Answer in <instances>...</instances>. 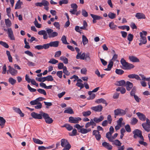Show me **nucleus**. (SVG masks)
Wrapping results in <instances>:
<instances>
[{"instance_id": "obj_1", "label": "nucleus", "mask_w": 150, "mask_h": 150, "mask_svg": "<svg viewBox=\"0 0 150 150\" xmlns=\"http://www.w3.org/2000/svg\"><path fill=\"white\" fill-rule=\"evenodd\" d=\"M61 144L62 147H64L62 150H69L71 146L67 140L62 139L61 140Z\"/></svg>"}, {"instance_id": "obj_2", "label": "nucleus", "mask_w": 150, "mask_h": 150, "mask_svg": "<svg viewBox=\"0 0 150 150\" xmlns=\"http://www.w3.org/2000/svg\"><path fill=\"white\" fill-rule=\"evenodd\" d=\"M120 62L122 66L124 67L125 69H130L134 67L133 64L127 62L123 58L121 59Z\"/></svg>"}, {"instance_id": "obj_3", "label": "nucleus", "mask_w": 150, "mask_h": 150, "mask_svg": "<svg viewBox=\"0 0 150 150\" xmlns=\"http://www.w3.org/2000/svg\"><path fill=\"white\" fill-rule=\"evenodd\" d=\"M147 34V32L144 31H142V32L140 33V35L141 37L140 41L143 44H145L146 43L147 40L146 36Z\"/></svg>"}, {"instance_id": "obj_4", "label": "nucleus", "mask_w": 150, "mask_h": 150, "mask_svg": "<svg viewBox=\"0 0 150 150\" xmlns=\"http://www.w3.org/2000/svg\"><path fill=\"white\" fill-rule=\"evenodd\" d=\"M133 133L134 134V137L136 139L137 137H140L142 140H144V139L142 135V131L138 129H136L133 132Z\"/></svg>"}, {"instance_id": "obj_5", "label": "nucleus", "mask_w": 150, "mask_h": 150, "mask_svg": "<svg viewBox=\"0 0 150 150\" xmlns=\"http://www.w3.org/2000/svg\"><path fill=\"white\" fill-rule=\"evenodd\" d=\"M42 115L46 123L48 124H51L53 122V119L49 117L48 114L44 113H43Z\"/></svg>"}, {"instance_id": "obj_6", "label": "nucleus", "mask_w": 150, "mask_h": 150, "mask_svg": "<svg viewBox=\"0 0 150 150\" xmlns=\"http://www.w3.org/2000/svg\"><path fill=\"white\" fill-rule=\"evenodd\" d=\"M81 120V119L80 117H74L72 116L69 117V122L70 123L77 124Z\"/></svg>"}, {"instance_id": "obj_7", "label": "nucleus", "mask_w": 150, "mask_h": 150, "mask_svg": "<svg viewBox=\"0 0 150 150\" xmlns=\"http://www.w3.org/2000/svg\"><path fill=\"white\" fill-rule=\"evenodd\" d=\"M114 113L115 115L120 116L124 115L126 113L125 110L120 108L115 110L114 111Z\"/></svg>"}, {"instance_id": "obj_8", "label": "nucleus", "mask_w": 150, "mask_h": 150, "mask_svg": "<svg viewBox=\"0 0 150 150\" xmlns=\"http://www.w3.org/2000/svg\"><path fill=\"white\" fill-rule=\"evenodd\" d=\"M45 112H42L40 114H38L35 112H32L31 114L32 117L36 119H41L42 118V114Z\"/></svg>"}, {"instance_id": "obj_9", "label": "nucleus", "mask_w": 150, "mask_h": 150, "mask_svg": "<svg viewBox=\"0 0 150 150\" xmlns=\"http://www.w3.org/2000/svg\"><path fill=\"white\" fill-rule=\"evenodd\" d=\"M103 106L100 105H98L92 107L91 108V110L97 112H101L103 110Z\"/></svg>"}, {"instance_id": "obj_10", "label": "nucleus", "mask_w": 150, "mask_h": 150, "mask_svg": "<svg viewBox=\"0 0 150 150\" xmlns=\"http://www.w3.org/2000/svg\"><path fill=\"white\" fill-rule=\"evenodd\" d=\"M8 71L10 73L12 76H15L18 73V71L13 68L11 67L10 66H8Z\"/></svg>"}, {"instance_id": "obj_11", "label": "nucleus", "mask_w": 150, "mask_h": 150, "mask_svg": "<svg viewBox=\"0 0 150 150\" xmlns=\"http://www.w3.org/2000/svg\"><path fill=\"white\" fill-rule=\"evenodd\" d=\"M100 133L99 132L96 130H94L93 132V135L95 136L96 139L98 141L101 139V135Z\"/></svg>"}, {"instance_id": "obj_12", "label": "nucleus", "mask_w": 150, "mask_h": 150, "mask_svg": "<svg viewBox=\"0 0 150 150\" xmlns=\"http://www.w3.org/2000/svg\"><path fill=\"white\" fill-rule=\"evenodd\" d=\"M7 32L8 37L10 38V39L11 40H14L15 38L11 28H8L7 29Z\"/></svg>"}, {"instance_id": "obj_13", "label": "nucleus", "mask_w": 150, "mask_h": 150, "mask_svg": "<svg viewBox=\"0 0 150 150\" xmlns=\"http://www.w3.org/2000/svg\"><path fill=\"white\" fill-rule=\"evenodd\" d=\"M125 86H126L127 90L128 91H130L133 87V84L129 81H127Z\"/></svg>"}, {"instance_id": "obj_14", "label": "nucleus", "mask_w": 150, "mask_h": 150, "mask_svg": "<svg viewBox=\"0 0 150 150\" xmlns=\"http://www.w3.org/2000/svg\"><path fill=\"white\" fill-rule=\"evenodd\" d=\"M129 59L131 62H140L139 59L136 57L132 55L129 56Z\"/></svg>"}, {"instance_id": "obj_15", "label": "nucleus", "mask_w": 150, "mask_h": 150, "mask_svg": "<svg viewBox=\"0 0 150 150\" xmlns=\"http://www.w3.org/2000/svg\"><path fill=\"white\" fill-rule=\"evenodd\" d=\"M102 145L105 148L109 150H111L112 149V146L109 143L106 142H104L102 143Z\"/></svg>"}, {"instance_id": "obj_16", "label": "nucleus", "mask_w": 150, "mask_h": 150, "mask_svg": "<svg viewBox=\"0 0 150 150\" xmlns=\"http://www.w3.org/2000/svg\"><path fill=\"white\" fill-rule=\"evenodd\" d=\"M136 114L141 120L144 121L146 120V117L145 115L143 114L140 112H138L136 113Z\"/></svg>"}, {"instance_id": "obj_17", "label": "nucleus", "mask_w": 150, "mask_h": 150, "mask_svg": "<svg viewBox=\"0 0 150 150\" xmlns=\"http://www.w3.org/2000/svg\"><path fill=\"white\" fill-rule=\"evenodd\" d=\"M13 109L16 112L19 114L21 117H23L24 116V114L22 112V111L20 110V108L15 107H13Z\"/></svg>"}, {"instance_id": "obj_18", "label": "nucleus", "mask_w": 150, "mask_h": 150, "mask_svg": "<svg viewBox=\"0 0 150 150\" xmlns=\"http://www.w3.org/2000/svg\"><path fill=\"white\" fill-rule=\"evenodd\" d=\"M142 126L145 131L149 132L150 131V125L144 123L142 125Z\"/></svg>"}, {"instance_id": "obj_19", "label": "nucleus", "mask_w": 150, "mask_h": 150, "mask_svg": "<svg viewBox=\"0 0 150 150\" xmlns=\"http://www.w3.org/2000/svg\"><path fill=\"white\" fill-rule=\"evenodd\" d=\"M135 16L138 19H145L146 17L145 15L142 13H137Z\"/></svg>"}, {"instance_id": "obj_20", "label": "nucleus", "mask_w": 150, "mask_h": 150, "mask_svg": "<svg viewBox=\"0 0 150 150\" xmlns=\"http://www.w3.org/2000/svg\"><path fill=\"white\" fill-rule=\"evenodd\" d=\"M59 42L58 41L51 42L49 43V45L50 47H57L58 46Z\"/></svg>"}, {"instance_id": "obj_21", "label": "nucleus", "mask_w": 150, "mask_h": 150, "mask_svg": "<svg viewBox=\"0 0 150 150\" xmlns=\"http://www.w3.org/2000/svg\"><path fill=\"white\" fill-rule=\"evenodd\" d=\"M85 53L84 52L81 54V52L79 54H77L76 56V58L77 59H81L84 60L85 56Z\"/></svg>"}, {"instance_id": "obj_22", "label": "nucleus", "mask_w": 150, "mask_h": 150, "mask_svg": "<svg viewBox=\"0 0 150 150\" xmlns=\"http://www.w3.org/2000/svg\"><path fill=\"white\" fill-rule=\"evenodd\" d=\"M126 84L125 81L124 80L117 81L115 84V85L117 86H124Z\"/></svg>"}, {"instance_id": "obj_23", "label": "nucleus", "mask_w": 150, "mask_h": 150, "mask_svg": "<svg viewBox=\"0 0 150 150\" xmlns=\"http://www.w3.org/2000/svg\"><path fill=\"white\" fill-rule=\"evenodd\" d=\"M104 117L103 115L100 116L99 118L95 117L93 119L94 122L96 123H98L102 121L104 119Z\"/></svg>"}, {"instance_id": "obj_24", "label": "nucleus", "mask_w": 150, "mask_h": 150, "mask_svg": "<svg viewBox=\"0 0 150 150\" xmlns=\"http://www.w3.org/2000/svg\"><path fill=\"white\" fill-rule=\"evenodd\" d=\"M91 131V128L86 129L81 128L80 129V130L79 131V132L82 134H85L90 132Z\"/></svg>"}, {"instance_id": "obj_25", "label": "nucleus", "mask_w": 150, "mask_h": 150, "mask_svg": "<svg viewBox=\"0 0 150 150\" xmlns=\"http://www.w3.org/2000/svg\"><path fill=\"white\" fill-rule=\"evenodd\" d=\"M95 102L98 104H99L102 103H103L105 104L106 106L108 105V103H107L106 101L102 98L97 99L95 101Z\"/></svg>"}, {"instance_id": "obj_26", "label": "nucleus", "mask_w": 150, "mask_h": 150, "mask_svg": "<svg viewBox=\"0 0 150 150\" xmlns=\"http://www.w3.org/2000/svg\"><path fill=\"white\" fill-rule=\"evenodd\" d=\"M23 4V2L21 1L20 0H18L15 5V9H17L21 8V5Z\"/></svg>"}, {"instance_id": "obj_27", "label": "nucleus", "mask_w": 150, "mask_h": 150, "mask_svg": "<svg viewBox=\"0 0 150 150\" xmlns=\"http://www.w3.org/2000/svg\"><path fill=\"white\" fill-rule=\"evenodd\" d=\"M5 120L3 117L0 116V126L1 127V128H3L6 123Z\"/></svg>"}, {"instance_id": "obj_28", "label": "nucleus", "mask_w": 150, "mask_h": 150, "mask_svg": "<svg viewBox=\"0 0 150 150\" xmlns=\"http://www.w3.org/2000/svg\"><path fill=\"white\" fill-rule=\"evenodd\" d=\"M92 93L91 91L88 92V94L90 96L87 98L88 100H92L95 98L96 95L95 93Z\"/></svg>"}, {"instance_id": "obj_29", "label": "nucleus", "mask_w": 150, "mask_h": 150, "mask_svg": "<svg viewBox=\"0 0 150 150\" xmlns=\"http://www.w3.org/2000/svg\"><path fill=\"white\" fill-rule=\"evenodd\" d=\"M109 26L110 28V29L113 30H115L117 29V25H115L114 23L112 22H111L109 23Z\"/></svg>"}, {"instance_id": "obj_30", "label": "nucleus", "mask_w": 150, "mask_h": 150, "mask_svg": "<svg viewBox=\"0 0 150 150\" xmlns=\"http://www.w3.org/2000/svg\"><path fill=\"white\" fill-rule=\"evenodd\" d=\"M113 65V62L110 60V61L108 65V68L105 69L104 70L105 71H110Z\"/></svg>"}, {"instance_id": "obj_31", "label": "nucleus", "mask_w": 150, "mask_h": 150, "mask_svg": "<svg viewBox=\"0 0 150 150\" xmlns=\"http://www.w3.org/2000/svg\"><path fill=\"white\" fill-rule=\"evenodd\" d=\"M64 113L72 114L74 112L71 107H69L64 111Z\"/></svg>"}, {"instance_id": "obj_32", "label": "nucleus", "mask_w": 150, "mask_h": 150, "mask_svg": "<svg viewBox=\"0 0 150 150\" xmlns=\"http://www.w3.org/2000/svg\"><path fill=\"white\" fill-rule=\"evenodd\" d=\"M62 127H65L68 131H71L73 129V127L68 124H66L64 125Z\"/></svg>"}, {"instance_id": "obj_33", "label": "nucleus", "mask_w": 150, "mask_h": 150, "mask_svg": "<svg viewBox=\"0 0 150 150\" xmlns=\"http://www.w3.org/2000/svg\"><path fill=\"white\" fill-rule=\"evenodd\" d=\"M90 15L92 18H94V20L95 19L96 20H99L103 19V17L100 16L94 15L92 14H91Z\"/></svg>"}, {"instance_id": "obj_34", "label": "nucleus", "mask_w": 150, "mask_h": 150, "mask_svg": "<svg viewBox=\"0 0 150 150\" xmlns=\"http://www.w3.org/2000/svg\"><path fill=\"white\" fill-rule=\"evenodd\" d=\"M82 42L83 45H85L88 42V40L84 35H82Z\"/></svg>"}, {"instance_id": "obj_35", "label": "nucleus", "mask_w": 150, "mask_h": 150, "mask_svg": "<svg viewBox=\"0 0 150 150\" xmlns=\"http://www.w3.org/2000/svg\"><path fill=\"white\" fill-rule=\"evenodd\" d=\"M5 23L7 27H10L11 25V21L9 19H5Z\"/></svg>"}, {"instance_id": "obj_36", "label": "nucleus", "mask_w": 150, "mask_h": 150, "mask_svg": "<svg viewBox=\"0 0 150 150\" xmlns=\"http://www.w3.org/2000/svg\"><path fill=\"white\" fill-rule=\"evenodd\" d=\"M33 139L34 143L36 144H41L43 143V142L38 139L33 138Z\"/></svg>"}, {"instance_id": "obj_37", "label": "nucleus", "mask_w": 150, "mask_h": 150, "mask_svg": "<svg viewBox=\"0 0 150 150\" xmlns=\"http://www.w3.org/2000/svg\"><path fill=\"white\" fill-rule=\"evenodd\" d=\"M83 26L81 27L80 28V29L82 30H86V28L88 26V24L86 21H83Z\"/></svg>"}, {"instance_id": "obj_38", "label": "nucleus", "mask_w": 150, "mask_h": 150, "mask_svg": "<svg viewBox=\"0 0 150 150\" xmlns=\"http://www.w3.org/2000/svg\"><path fill=\"white\" fill-rule=\"evenodd\" d=\"M61 40L62 42L64 44H68L69 43L67 42L66 36L64 35L62 36V37Z\"/></svg>"}, {"instance_id": "obj_39", "label": "nucleus", "mask_w": 150, "mask_h": 150, "mask_svg": "<svg viewBox=\"0 0 150 150\" xmlns=\"http://www.w3.org/2000/svg\"><path fill=\"white\" fill-rule=\"evenodd\" d=\"M115 73L118 75H121L124 73V71L122 69H116L115 71Z\"/></svg>"}, {"instance_id": "obj_40", "label": "nucleus", "mask_w": 150, "mask_h": 150, "mask_svg": "<svg viewBox=\"0 0 150 150\" xmlns=\"http://www.w3.org/2000/svg\"><path fill=\"white\" fill-rule=\"evenodd\" d=\"M108 16L110 19H113L116 17V14L114 13L110 12L109 13Z\"/></svg>"}, {"instance_id": "obj_41", "label": "nucleus", "mask_w": 150, "mask_h": 150, "mask_svg": "<svg viewBox=\"0 0 150 150\" xmlns=\"http://www.w3.org/2000/svg\"><path fill=\"white\" fill-rule=\"evenodd\" d=\"M60 59L65 64L68 63V59L64 57L61 56L60 58Z\"/></svg>"}, {"instance_id": "obj_42", "label": "nucleus", "mask_w": 150, "mask_h": 150, "mask_svg": "<svg viewBox=\"0 0 150 150\" xmlns=\"http://www.w3.org/2000/svg\"><path fill=\"white\" fill-rule=\"evenodd\" d=\"M91 114L90 111H83L82 112V114L84 117H87L89 116Z\"/></svg>"}, {"instance_id": "obj_43", "label": "nucleus", "mask_w": 150, "mask_h": 150, "mask_svg": "<svg viewBox=\"0 0 150 150\" xmlns=\"http://www.w3.org/2000/svg\"><path fill=\"white\" fill-rule=\"evenodd\" d=\"M136 87L134 86L133 87L131 91L130 92V95L132 96H134L135 95V92L136 91Z\"/></svg>"}, {"instance_id": "obj_44", "label": "nucleus", "mask_w": 150, "mask_h": 150, "mask_svg": "<svg viewBox=\"0 0 150 150\" xmlns=\"http://www.w3.org/2000/svg\"><path fill=\"white\" fill-rule=\"evenodd\" d=\"M8 81L12 85H13L16 82V80L11 77L9 78Z\"/></svg>"}, {"instance_id": "obj_45", "label": "nucleus", "mask_w": 150, "mask_h": 150, "mask_svg": "<svg viewBox=\"0 0 150 150\" xmlns=\"http://www.w3.org/2000/svg\"><path fill=\"white\" fill-rule=\"evenodd\" d=\"M138 120L136 118H133L131 120L130 124L132 125H135L137 123Z\"/></svg>"}, {"instance_id": "obj_46", "label": "nucleus", "mask_w": 150, "mask_h": 150, "mask_svg": "<svg viewBox=\"0 0 150 150\" xmlns=\"http://www.w3.org/2000/svg\"><path fill=\"white\" fill-rule=\"evenodd\" d=\"M58 61L54 58L51 59L48 62V63L52 64H55L58 63Z\"/></svg>"}, {"instance_id": "obj_47", "label": "nucleus", "mask_w": 150, "mask_h": 150, "mask_svg": "<svg viewBox=\"0 0 150 150\" xmlns=\"http://www.w3.org/2000/svg\"><path fill=\"white\" fill-rule=\"evenodd\" d=\"M42 6H48L49 5V2L45 0H42Z\"/></svg>"}, {"instance_id": "obj_48", "label": "nucleus", "mask_w": 150, "mask_h": 150, "mask_svg": "<svg viewBox=\"0 0 150 150\" xmlns=\"http://www.w3.org/2000/svg\"><path fill=\"white\" fill-rule=\"evenodd\" d=\"M24 41L25 44L24 47L27 49H30V46L29 45V43L27 41L26 38H25L24 39Z\"/></svg>"}, {"instance_id": "obj_49", "label": "nucleus", "mask_w": 150, "mask_h": 150, "mask_svg": "<svg viewBox=\"0 0 150 150\" xmlns=\"http://www.w3.org/2000/svg\"><path fill=\"white\" fill-rule=\"evenodd\" d=\"M113 144L116 146H120L122 144L121 142L118 139L115 140L113 142Z\"/></svg>"}, {"instance_id": "obj_50", "label": "nucleus", "mask_w": 150, "mask_h": 150, "mask_svg": "<svg viewBox=\"0 0 150 150\" xmlns=\"http://www.w3.org/2000/svg\"><path fill=\"white\" fill-rule=\"evenodd\" d=\"M59 5L61 6L62 4H67L68 3V0H61L59 2Z\"/></svg>"}, {"instance_id": "obj_51", "label": "nucleus", "mask_w": 150, "mask_h": 150, "mask_svg": "<svg viewBox=\"0 0 150 150\" xmlns=\"http://www.w3.org/2000/svg\"><path fill=\"white\" fill-rule=\"evenodd\" d=\"M0 44L6 48H8L9 47L8 45L5 42L2 41H0Z\"/></svg>"}, {"instance_id": "obj_52", "label": "nucleus", "mask_w": 150, "mask_h": 150, "mask_svg": "<svg viewBox=\"0 0 150 150\" xmlns=\"http://www.w3.org/2000/svg\"><path fill=\"white\" fill-rule=\"evenodd\" d=\"M37 91L40 93L43 94L44 95H46V93L45 91L42 89L39 88L37 90Z\"/></svg>"}, {"instance_id": "obj_53", "label": "nucleus", "mask_w": 150, "mask_h": 150, "mask_svg": "<svg viewBox=\"0 0 150 150\" xmlns=\"http://www.w3.org/2000/svg\"><path fill=\"white\" fill-rule=\"evenodd\" d=\"M58 35V33L56 32H52L50 35L49 37V38H54V37L57 36Z\"/></svg>"}, {"instance_id": "obj_54", "label": "nucleus", "mask_w": 150, "mask_h": 150, "mask_svg": "<svg viewBox=\"0 0 150 150\" xmlns=\"http://www.w3.org/2000/svg\"><path fill=\"white\" fill-rule=\"evenodd\" d=\"M34 24L37 28H40L41 27V25L38 23L36 18L35 19V21L34 22Z\"/></svg>"}, {"instance_id": "obj_55", "label": "nucleus", "mask_w": 150, "mask_h": 150, "mask_svg": "<svg viewBox=\"0 0 150 150\" xmlns=\"http://www.w3.org/2000/svg\"><path fill=\"white\" fill-rule=\"evenodd\" d=\"M76 86L80 88V89H82L84 87L83 84L79 82H77L76 84Z\"/></svg>"}, {"instance_id": "obj_56", "label": "nucleus", "mask_w": 150, "mask_h": 150, "mask_svg": "<svg viewBox=\"0 0 150 150\" xmlns=\"http://www.w3.org/2000/svg\"><path fill=\"white\" fill-rule=\"evenodd\" d=\"M125 128L127 132H131V129L129 125L127 124L125 126Z\"/></svg>"}, {"instance_id": "obj_57", "label": "nucleus", "mask_w": 150, "mask_h": 150, "mask_svg": "<svg viewBox=\"0 0 150 150\" xmlns=\"http://www.w3.org/2000/svg\"><path fill=\"white\" fill-rule=\"evenodd\" d=\"M36 105H37L36 106H34L35 109H39L41 108L42 107V105L41 103L39 102H38V103Z\"/></svg>"}, {"instance_id": "obj_58", "label": "nucleus", "mask_w": 150, "mask_h": 150, "mask_svg": "<svg viewBox=\"0 0 150 150\" xmlns=\"http://www.w3.org/2000/svg\"><path fill=\"white\" fill-rule=\"evenodd\" d=\"M25 59L28 62L27 64L29 66H35V63L33 62H30L28 60V59L25 58Z\"/></svg>"}, {"instance_id": "obj_59", "label": "nucleus", "mask_w": 150, "mask_h": 150, "mask_svg": "<svg viewBox=\"0 0 150 150\" xmlns=\"http://www.w3.org/2000/svg\"><path fill=\"white\" fill-rule=\"evenodd\" d=\"M24 53L25 54H27L30 56L31 57H33L34 56L33 54L29 50H26L25 51Z\"/></svg>"}, {"instance_id": "obj_60", "label": "nucleus", "mask_w": 150, "mask_h": 150, "mask_svg": "<svg viewBox=\"0 0 150 150\" xmlns=\"http://www.w3.org/2000/svg\"><path fill=\"white\" fill-rule=\"evenodd\" d=\"M27 87L30 91L32 92H35L36 90V89L32 88L29 84L28 85Z\"/></svg>"}, {"instance_id": "obj_61", "label": "nucleus", "mask_w": 150, "mask_h": 150, "mask_svg": "<svg viewBox=\"0 0 150 150\" xmlns=\"http://www.w3.org/2000/svg\"><path fill=\"white\" fill-rule=\"evenodd\" d=\"M133 35L132 34H129L127 36V39L129 42H131L133 40Z\"/></svg>"}, {"instance_id": "obj_62", "label": "nucleus", "mask_w": 150, "mask_h": 150, "mask_svg": "<svg viewBox=\"0 0 150 150\" xmlns=\"http://www.w3.org/2000/svg\"><path fill=\"white\" fill-rule=\"evenodd\" d=\"M82 15L85 17H87L88 16V13L84 9H83L82 10Z\"/></svg>"}, {"instance_id": "obj_63", "label": "nucleus", "mask_w": 150, "mask_h": 150, "mask_svg": "<svg viewBox=\"0 0 150 150\" xmlns=\"http://www.w3.org/2000/svg\"><path fill=\"white\" fill-rule=\"evenodd\" d=\"M54 25V26L58 30H59L60 29V25L59 23L58 22H55L53 23Z\"/></svg>"}, {"instance_id": "obj_64", "label": "nucleus", "mask_w": 150, "mask_h": 150, "mask_svg": "<svg viewBox=\"0 0 150 150\" xmlns=\"http://www.w3.org/2000/svg\"><path fill=\"white\" fill-rule=\"evenodd\" d=\"M62 71H58L57 73V76L60 78H62Z\"/></svg>"}]
</instances>
